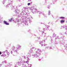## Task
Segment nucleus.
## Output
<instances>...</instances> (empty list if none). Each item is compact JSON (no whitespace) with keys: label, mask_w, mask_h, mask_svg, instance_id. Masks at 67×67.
<instances>
[{"label":"nucleus","mask_w":67,"mask_h":67,"mask_svg":"<svg viewBox=\"0 0 67 67\" xmlns=\"http://www.w3.org/2000/svg\"><path fill=\"white\" fill-rule=\"evenodd\" d=\"M0 21H1V17H0Z\"/></svg>","instance_id":"3c124183"},{"label":"nucleus","mask_w":67,"mask_h":67,"mask_svg":"<svg viewBox=\"0 0 67 67\" xmlns=\"http://www.w3.org/2000/svg\"><path fill=\"white\" fill-rule=\"evenodd\" d=\"M12 2H13L12 0H9L8 2V4L7 5H5L4 7H6L7 8H9V6H10V5H12Z\"/></svg>","instance_id":"423d86ee"},{"label":"nucleus","mask_w":67,"mask_h":67,"mask_svg":"<svg viewBox=\"0 0 67 67\" xmlns=\"http://www.w3.org/2000/svg\"><path fill=\"white\" fill-rule=\"evenodd\" d=\"M39 30H40V29H41V27H39Z\"/></svg>","instance_id":"09e8293b"},{"label":"nucleus","mask_w":67,"mask_h":67,"mask_svg":"<svg viewBox=\"0 0 67 67\" xmlns=\"http://www.w3.org/2000/svg\"><path fill=\"white\" fill-rule=\"evenodd\" d=\"M12 19H13V18H12L10 19L9 20V22H11V21H12Z\"/></svg>","instance_id":"a878e982"},{"label":"nucleus","mask_w":67,"mask_h":67,"mask_svg":"<svg viewBox=\"0 0 67 67\" xmlns=\"http://www.w3.org/2000/svg\"><path fill=\"white\" fill-rule=\"evenodd\" d=\"M57 35H56L55 34H53V37H56Z\"/></svg>","instance_id":"412c9836"},{"label":"nucleus","mask_w":67,"mask_h":67,"mask_svg":"<svg viewBox=\"0 0 67 67\" xmlns=\"http://www.w3.org/2000/svg\"><path fill=\"white\" fill-rule=\"evenodd\" d=\"M53 16V18H54V17H53V16Z\"/></svg>","instance_id":"e2e57ef3"},{"label":"nucleus","mask_w":67,"mask_h":67,"mask_svg":"<svg viewBox=\"0 0 67 67\" xmlns=\"http://www.w3.org/2000/svg\"><path fill=\"white\" fill-rule=\"evenodd\" d=\"M42 33H44V31H42Z\"/></svg>","instance_id":"864d4df0"},{"label":"nucleus","mask_w":67,"mask_h":67,"mask_svg":"<svg viewBox=\"0 0 67 67\" xmlns=\"http://www.w3.org/2000/svg\"><path fill=\"white\" fill-rule=\"evenodd\" d=\"M46 36V35L44 36V37H45V36Z\"/></svg>","instance_id":"4d7b16f0"},{"label":"nucleus","mask_w":67,"mask_h":67,"mask_svg":"<svg viewBox=\"0 0 67 67\" xmlns=\"http://www.w3.org/2000/svg\"><path fill=\"white\" fill-rule=\"evenodd\" d=\"M23 57L24 59H26V58H27V60H30V58H31V55H29L27 57V58H26L25 56H24Z\"/></svg>","instance_id":"9d476101"},{"label":"nucleus","mask_w":67,"mask_h":67,"mask_svg":"<svg viewBox=\"0 0 67 67\" xmlns=\"http://www.w3.org/2000/svg\"><path fill=\"white\" fill-rule=\"evenodd\" d=\"M60 23H61V24H63V23H64L65 22V20H61L60 21Z\"/></svg>","instance_id":"f3484780"},{"label":"nucleus","mask_w":67,"mask_h":67,"mask_svg":"<svg viewBox=\"0 0 67 67\" xmlns=\"http://www.w3.org/2000/svg\"><path fill=\"white\" fill-rule=\"evenodd\" d=\"M1 52L0 51V55H1Z\"/></svg>","instance_id":"c03bdc74"},{"label":"nucleus","mask_w":67,"mask_h":67,"mask_svg":"<svg viewBox=\"0 0 67 67\" xmlns=\"http://www.w3.org/2000/svg\"><path fill=\"white\" fill-rule=\"evenodd\" d=\"M40 44H41V45L42 46H43V44H44V43L43 42V41H42L41 42H40Z\"/></svg>","instance_id":"a211bd4d"},{"label":"nucleus","mask_w":67,"mask_h":67,"mask_svg":"<svg viewBox=\"0 0 67 67\" xmlns=\"http://www.w3.org/2000/svg\"><path fill=\"white\" fill-rule=\"evenodd\" d=\"M44 42H45V40H43Z\"/></svg>","instance_id":"603ef678"},{"label":"nucleus","mask_w":67,"mask_h":67,"mask_svg":"<svg viewBox=\"0 0 67 67\" xmlns=\"http://www.w3.org/2000/svg\"><path fill=\"white\" fill-rule=\"evenodd\" d=\"M63 27L64 29H65V30H67V26H63Z\"/></svg>","instance_id":"6ab92c4d"},{"label":"nucleus","mask_w":67,"mask_h":67,"mask_svg":"<svg viewBox=\"0 0 67 67\" xmlns=\"http://www.w3.org/2000/svg\"><path fill=\"white\" fill-rule=\"evenodd\" d=\"M1 66H2V64H0V67H1Z\"/></svg>","instance_id":"79ce46f5"},{"label":"nucleus","mask_w":67,"mask_h":67,"mask_svg":"<svg viewBox=\"0 0 67 67\" xmlns=\"http://www.w3.org/2000/svg\"><path fill=\"white\" fill-rule=\"evenodd\" d=\"M46 33H45V35H46Z\"/></svg>","instance_id":"bf43d9fd"},{"label":"nucleus","mask_w":67,"mask_h":67,"mask_svg":"<svg viewBox=\"0 0 67 67\" xmlns=\"http://www.w3.org/2000/svg\"><path fill=\"white\" fill-rule=\"evenodd\" d=\"M43 30L44 31H45V28H43Z\"/></svg>","instance_id":"e433bc0d"},{"label":"nucleus","mask_w":67,"mask_h":67,"mask_svg":"<svg viewBox=\"0 0 67 67\" xmlns=\"http://www.w3.org/2000/svg\"><path fill=\"white\" fill-rule=\"evenodd\" d=\"M16 9H17V7H16Z\"/></svg>","instance_id":"052dcab7"},{"label":"nucleus","mask_w":67,"mask_h":67,"mask_svg":"<svg viewBox=\"0 0 67 67\" xmlns=\"http://www.w3.org/2000/svg\"><path fill=\"white\" fill-rule=\"evenodd\" d=\"M5 1H6V0H3V4H4V3H5Z\"/></svg>","instance_id":"c756f323"},{"label":"nucleus","mask_w":67,"mask_h":67,"mask_svg":"<svg viewBox=\"0 0 67 67\" xmlns=\"http://www.w3.org/2000/svg\"><path fill=\"white\" fill-rule=\"evenodd\" d=\"M12 49V51H11V54H13V53H18V50H16V49H15V47H13Z\"/></svg>","instance_id":"0eeeda50"},{"label":"nucleus","mask_w":67,"mask_h":67,"mask_svg":"<svg viewBox=\"0 0 67 67\" xmlns=\"http://www.w3.org/2000/svg\"><path fill=\"white\" fill-rule=\"evenodd\" d=\"M5 53V52H3V54H4V53Z\"/></svg>","instance_id":"37998d69"},{"label":"nucleus","mask_w":67,"mask_h":67,"mask_svg":"<svg viewBox=\"0 0 67 67\" xmlns=\"http://www.w3.org/2000/svg\"><path fill=\"white\" fill-rule=\"evenodd\" d=\"M60 35H62V33H60Z\"/></svg>","instance_id":"4c0bfd02"},{"label":"nucleus","mask_w":67,"mask_h":67,"mask_svg":"<svg viewBox=\"0 0 67 67\" xmlns=\"http://www.w3.org/2000/svg\"><path fill=\"white\" fill-rule=\"evenodd\" d=\"M11 65V66H12V65Z\"/></svg>","instance_id":"680f3d73"},{"label":"nucleus","mask_w":67,"mask_h":67,"mask_svg":"<svg viewBox=\"0 0 67 67\" xmlns=\"http://www.w3.org/2000/svg\"><path fill=\"white\" fill-rule=\"evenodd\" d=\"M21 47V46L19 44H17L16 47V49L15 47V49H16V50H18V51Z\"/></svg>","instance_id":"4468645a"},{"label":"nucleus","mask_w":67,"mask_h":67,"mask_svg":"<svg viewBox=\"0 0 67 67\" xmlns=\"http://www.w3.org/2000/svg\"><path fill=\"white\" fill-rule=\"evenodd\" d=\"M37 49V48H36L35 47H32L30 49V50L29 51L30 54H31L32 53H33L34 51H35L36 49Z\"/></svg>","instance_id":"1a4fd4ad"},{"label":"nucleus","mask_w":67,"mask_h":67,"mask_svg":"<svg viewBox=\"0 0 67 67\" xmlns=\"http://www.w3.org/2000/svg\"><path fill=\"white\" fill-rule=\"evenodd\" d=\"M32 65L31 64H28V67H31V66Z\"/></svg>","instance_id":"7c9ffc66"},{"label":"nucleus","mask_w":67,"mask_h":67,"mask_svg":"<svg viewBox=\"0 0 67 67\" xmlns=\"http://www.w3.org/2000/svg\"><path fill=\"white\" fill-rule=\"evenodd\" d=\"M7 54L8 55H9V54H10V53H7Z\"/></svg>","instance_id":"c9c22d12"},{"label":"nucleus","mask_w":67,"mask_h":67,"mask_svg":"<svg viewBox=\"0 0 67 67\" xmlns=\"http://www.w3.org/2000/svg\"><path fill=\"white\" fill-rule=\"evenodd\" d=\"M64 48H65V49H66L67 48V44L65 45L64 46Z\"/></svg>","instance_id":"b1692460"},{"label":"nucleus","mask_w":67,"mask_h":67,"mask_svg":"<svg viewBox=\"0 0 67 67\" xmlns=\"http://www.w3.org/2000/svg\"><path fill=\"white\" fill-rule=\"evenodd\" d=\"M37 38H38V40H39V39H40V37H37Z\"/></svg>","instance_id":"f704fd0d"},{"label":"nucleus","mask_w":67,"mask_h":67,"mask_svg":"<svg viewBox=\"0 0 67 67\" xmlns=\"http://www.w3.org/2000/svg\"><path fill=\"white\" fill-rule=\"evenodd\" d=\"M16 64H17V65H19V66H21V65H22V67H23V62H17Z\"/></svg>","instance_id":"f8f14e48"},{"label":"nucleus","mask_w":67,"mask_h":67,"mask_svg":"<svg viewBox=\"0 0 67 67\" xmlns=\"http://www.w3.org/2000/svg\"><path fill=\"white\" fill-rule=\"evenodd\" d=\"M52 43V41H51Z\"/></svg>","instance_id":"0e129e2a"},{"label":"nucleus","mask_w":67,"mask_h":67,"mask_svg":"<svg viewBox=\"0 0 67 67\" xmlns=\"http://www.w3.org/2000/svg\"><path fill=\"white\" fill-rule=\"evenodd\" d=\"M51 41H53V40L52 39H51Z\"/></svg>","instance_id":"5fc2aeb1"},{"label":"nucleus","mask_w":67,"mask_h":67,"mask_svg":"<svg viewBox=\"0 0 67 67\" xmlns=\"http://www.w3.org/2000/svg\"><path fill=\"white\" fill-rule=\"evenodd\" d=\"M60 19H65V17L63 16L60 17Z\"/></svg>","instance_id":"4be33fe9"},{"label":"nucleus","mask_w":67,"mask_h":67,"mask_svg":"<svg viewBox=\"0 0 67 67\" xmlns=\"http://www.w3.org/2000/svg\"><path fill=\"white\" fill-rule=\"evenodd\" d=\"M20 22V24L19 23H18V25H21V24L23 25L22 24H21V23H22H22H21V22Z\"/></svg>","instance_id":"cd10ccee"},{"label":"nucleus","mask_w":67,"mask_h":67,"mask_svg":"<svg viewBox=\"0 0 67 67\" xmlns=\"http://www.w3.org/2000/svg\"><path fill=\"white\" fill-rule=\"evenodd\" d=\"M31 1V0H29V1Z\"/></svg>","instance_id":"a18cd8bd"},{"label":"nucleus","mask_w":67,"mask_h":67,"mask_svg":"<svg viewBox=\"0 0 67 67\" xmlns=\"http://www.w3.org/2000/svg\"><path fill=\"white\" fill-rule=\"evenodd\" d=\"M28 22L30 24V23H31V21L30 20H29V21H28Z\"/></svg>","instance_id":"72a5a7b5"},{"label":"nucleus","mask_w":67,"mask_h":67,"mask_svg":"<svg viewBox=\"0 0 67 67\" xmlns=\"http://www.w3.org/2000/svg\"><path fill=\"white\" fill-rule=\"evenodd\" d=\"M3 23L5 24V25H9V23H8V22H7V21L5 20L3 21Z\"/></svg>","instance_id":"dca6fc26"},{"label":"nucleus","mask_w":67,"mask_h":67,"mask_svg":"<svg viewBox=\"0 0 67 67\" xmlns=\"http://www.w3.org/2000/svg\"><path fill=\"white\" fill-rule=\"evenodd\" d=\"M50 49H53V48H52V47H51L50 48Z\"/></svg>","instance_id":"ea45409f"},{"label":"nucleus","mask_w":67,"mask_h":67,"mask_svg":"<svg viewBox=\"0 0 67 67\" xmlns=\"http://www.w3.org/2000/svg\"><path fill=\"white\" fill-rule=\"evenodd\" d=\"M59 36H57V37L56 38H55V40H56V39H59Z\"/></svg>","instance_id":"c85d7f7f"},{"label":"nucleus","mask_w":67,"mask_h":67,"mask_svg":"<svg viewBox=\"0 0 67 67\" xmlns=\"http://www.w3.org/2000/svg\"><path fill=\"white\" fill-rule=\"evenodd\" d=\"M44 17H46V16H45Z\"/></svg>","instance_id":"69168bd1"},{"label":"nucleus","mask_w":67,"mask_h":67,"mask_svg":"<svg viewBox=\"0 0 67 67\" xmlns=\"http://www.w3.org/2000/svg\"><path fill=\"white\" fill-rule=\"evenodd\" d=\"M9 66H10V65H9Z\"/></svg>","instance_id":"774afa93"},{"label":"nucleus","mask_w":67,"mask_h":67,"mask_svg":"<svg viewBox=\"0 0 67 67\" xmlns=\"http://www.w3.org/2000/svg\"><path fill=\"white\" fill-rule=\"evenodd\" d=\"M10 7L12 8V10H13L14 12L13 15L14 16H18V17H20V14H19V13H18V12H20V9H17L16 10L15 7L12 5H10Z\"/></svg>","instance_id":"f03ea898"},{"label":"nucleus","mask_w":67,"mask_h":67,"mask_svg":"<svg viewBox=\"0 0 67 67\" xmlns=\"http://www.w3.org/2000/svg\"><path fill=\"white\" fill-rule=\"evenodd\" d=\"M44 46H45V44H44Z\"/></svg>","instance_id":"6e6d98bb"},{"label":"nucleus","mask_w":67,"mask_h":67,"mask_svg":"<svg viewBox=\"0 0 67 67\" xmlns=\"http://www.w3.org/2000/svg\"><path fill=\"white\" fill-rule=\"evenodd\" d=\"M23 67H27L26 66V65H25V64H24L25 63H27V64H28V63H29V62H28V61H24L23 62Z\"/></svg>","instance_id":"ddd939ff"},{"label":"nucleus","mask_w":67,"mask_h":67,"mask_svg":"<svg viewBox=\"0 0 67 67\" xmlns=\"http://www.w3.org/2000/svg\"><path fill=\"white\" fill-rule=\"evenodd\" d=\"M2 64H6V65L5 66H9V65H8L7 64V61L6 60H4L3 62H2Z\"/></svg>","instance_id":"2eb2a0df"},{"label":"nucleus","mask_w":67,"mask_h":67,"mask_svg":"<svg viewBox=\"0 0 67 67\" xmlns=\"http://www.w3.org/2000/svg\"><path fill=\"white\" fill-rule=\"evenodd\" d=\"M7 58V57H6V58Z\"/></svg>","instance_id":"338daca9"},{"label":"nucleus","mask_w":67,"mask_h":67,"mask_svg":"<svg viewBox=\"0 0 67 67\" xmlns=\"http://www.w3.org/2000/svg\"><path fill=\"white\" fill-rule=\"evenodd\" d=\"M64 37V36L62 35H61V38H62V40H62L60 42V44H61V45H62L64 44V43H65V40L63 39V38Z\"/></svg>","instance_id":"6e6552de"},{"label":"nucleus","mask_w":67,"mask_h":67,"mask_svg":"<svg viewBox=\"0 0 67 67\" xmlns=\"http://www.w3.org/2000/svg\"><path fill=\"white\" fill-rule=\"evenodd\" d=\"M37 51H38V52H35V54H34V55H32V56L36 57L37 58V57H38V56L41 55V53L42 52L41 50L38 48L37 49Z\"/></svg>","instance_id":"20e7f679"},{"label":"nucleus","mask_w":67,"mask_h":67,"mask_svg":"<svg viewBox=\"0 0 67 67\" xmlns=\"http://www.w3.org/2000/svg\"><path fill=\"white\" fill-rule=\"evenodd\" d=\"M43 15H44V16H45V14H43Z\"/></svg>","instance_id":"8fccbe9b"},{"label":"nucleus","mask_w":67,"mask_h":67,"mask_svg":"<svg viewBox=\"0 0 67 67\" xmlns=\"http://www.w3.org/2000/svg\"><path fill=\"white\" fill-rule=\"evenodd\" d=\"M24 10L23 11V9H22L23 12L20 14V16L19 15V17H18V18L21 17L23 20H25V21H27V22L28 20L30 19V18L29 17V16L27 17L24 16V15H27V13H26L24 12L25 9H24Z\"/></svg>","instance_id":"f257e3e1"},{"label":"nucleus","mask_w":67,"mask_h":67,"mask_svg":"<svg viewBox=\"0 0 67 67\" xmlns=\"http://www.w3.org/2000/svg\"><path fill=\"white\" fill-rule=\"evenodd\" d=\"M20 22L22 23H21V24H22L23 25L24 24H25L26 25H29V24L27 23L28 22H27V21L25 20H23V19L20 20L18 18H16L15 19V23Z\"/></svg>","instance_id":"7ed1b4c3"},{"label":"nucleus","mask_w":67,"mask_h":67,"mask_svg":"<svg viewBox=\"0 0 67 67\" xmlns=\"http://www.w3.org/2000/svg\"><path fill=\"white\" fill-rule=\"evenodd\" d=\"M48 9H50V7H48Z\"/></svg>","instance_id":"49530a36"},{"label":"nucleus","mask_w":67,"mask_h":67,"mask_svg":"<svg viewBox=\"0 0 67 67\" xmlns=\"http://www.w3.org/2000/svg\"><path fill=\"white\" fill-rule=\"evenodd\" d=\"M35 43H36L37 42V41H35Z\"/></svg>","instance_id":"de8ad7c7"},{"label":"nucleus","mask_w":67,"mask_h":67,"mask_svg":"<svg viewBox=\"0 0 67 67\" xmlns=\"http://www.w3.org/2000/svg\"><path fill=\"white\" fill-rule=\"evenodd\" d=\"M31 11V12H32V13H35L36 12H37V9L35 8H32Z\"/></svg>","instance_id":"9b49d317"},{"label":"nucleus","mask_w":67,"mask_h":67,"mask_svg":"<svg viewBox=\"0 0 67 67\" xmlns=\"http://www.w3.org/2000/svg\"><path fill=\"white\" fill-rule=\"evenodd\" d=\"M5 56V55L3 54L1 55V56L3 58Z\"/></svg>","instance_id":"5701e85b"},{"label":"nucleus","mask_w":67,"mask_h":67,"mask_svg":"<svg viewBox=\"0 0 67 67\" xmlns=\"http://www.w3.org/2000/svg\"><path fill=\"white\" fill-rule=\"evenodd\" d=\"M38 13H39V14H42V13L40 11H38Z\"/></svg>","instance_id":"bb28decb"},{"label":"nucleus","mask_w":67,"mask_h":67,"mask_svg":"<svg viewBox=\"0 0 67 67\" xmlns=\"http://www.w3.org/2000/svg\"><path fill=\"white\" fill-rule=\"evenodd\" d=\"M55 44H58V43L56 42V43H55Z\"/></svg>","instance_id":"58836bf2"},{"label":"nucleus","mask_w":67,"mask_h":67,"mask_svg":"<svg viewBox=\"0 0 67 67\" xmlns=\"http://www.w3.org/2000/svg\"><path fill=\"white\" fill-rule=\"evenodd\" d=\"M30 4H31V3H29L27 4L28 5H30Z\"/></svg>","instance_id":"473e14b6"},{"label":"nucleus","mask_w":67,"mask_h":67,"mask_svg":"<svg viewBox=\"0 0 67 67\" xmlns=\"http://www.w3.org/2000/svg\"><path fill=\"white\" fill-rule=\"evenodd\" d=\"M30 4H32V2H30Z\"/></svg>","instance_id":"a19ab883"},{"label":"nucleus","mask_w":67,"mask_h":67,"mask_svg":"<svg viewBox=\"0 0 67 67\" xmlns=\"http://www.w3.org/2000/svg\"><path fill=\"white\" fill-rule=\"evenodd\" d=\"M5 52L7 53H8V51L7 50H5Z\"/></svg>","instance_id":"2f4dec72"},{"label":"nucleus","mask_w":67,"mask_h":67,"mask_svg":"<svg viewBox=\"0 0 67 67\" xmlns=\"http://www.w3.org/2000/svg\"><path fill=\"white\" fill-rule=\"evenodd\" d=\"M49 26H47V28L46 29L47 30H49Z\"/></svg>","instance_id":"393cba45"},{"label":"nucleus","mask_w":67,"mask_h":67,"mask_svg":"<svg viewBox=\"0 0 67 67\" xmlns=\"http://www.w3.org/2000/svg\"><path fill=\"white\" fill-rule=\"evenodd\" d=\"M32 8H29L28 7H24L23 8V11H24V12L25 13H27L28 12H29V9L30 10H32Z\"/></svg>","instance_id":"39448f33"},{"label":"nucleus","mask_w":67,"mask_h":67,"mask_svg":"<svg viewBox=\"0 0 67 67\" xmlns=\"http://www.w3.org/2000/svg\"><path fill=\"white\" fill-rule=\"evenodd\" d=\"M15 67H17V66H16Z\"/></svg>","instance_id":"13d9d810"},{"label":"nucleus","mask_w":67,"mask_h":67,"mask_svg":"<svg viewBox=\"0 0 67 67\" xmlns=\"http://www.w3.org/2000/svg\"><path fill=\"white\" fill-rule=\"evenodd\" d=\"M48 14L49 15L51 14V11H50V10H49L48 11Z\"/></svg>","instance_id":"aec40b11"}]
</instances>
